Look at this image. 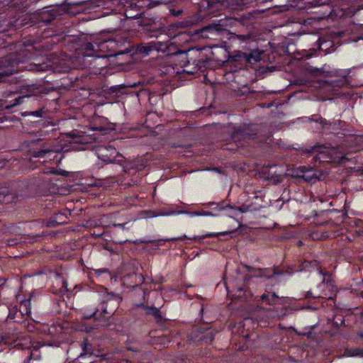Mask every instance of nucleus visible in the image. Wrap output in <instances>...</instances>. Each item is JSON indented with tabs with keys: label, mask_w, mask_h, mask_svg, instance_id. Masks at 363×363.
<instances>
[{
	"label": "nucleus",
	"mask_w": 363,
	"mask_h": 363,
	"mask_svg": "<svg viewBox=\"0 0 363 363\" xmlns=\"http://www.w3.org/2000/svg\"><path fill=\"white\" fill-rule=\"evenodd\" d=\"M98 157L105 162H119L121 155L111 146L101 147L96 151Z\"/></svg>",
	"instance_id": "obj_1"
},
{
	"label": "nucleus",
	"mask_w": 363,
	"mask_h": 363,
	"mask_svg": "<svg viewBox=\"0 0 363 363\" xmlns=\"http://www.w3.org/2000/svg\"><path fill=\"white\" fill-rule=\"evenodd\" d=\"M347 357H363V349L352 348L347 349L345 352Z\"/></svg>",
	"instance_id": "obj_2"
},
{
	"label": "nucleus",
	"mask_w": 363,
	"mask_h": 363,
	"mask_svg": "<svg viewBox=\"0 0 363 363\" xmlns=\"http://www.w3.org/2000/svg\"><path fill=\"white\" fill-rule=\"evenodd\" d=\"M229 232H223V233H208V234H206L202 237H200V238H194L195 240H201V239H203V238H211V237H216V236H218L219 235H225V234H227Z\"/></svg>",
	"instance_id": "obj_3"
},
{
	"label": "nucleus",
	"mask_w": 363,
	"mask_h": 363,
	"mask_svg": "<svg viewBox=\"0 0 363 363\" xmlns=\"http://www.w3.org/2000/svg\"><path fill=\"white\" fill-rule=\"evenodd\" d=\"M26 97V96H19L18 98L15 99L14 102L9 106H6V108H11L13 106H15L16 105L21 104Z\"/></svg>",
	"instance_id": "obj_4"
},
{
	"label": "nucleus",
	"mask_w": 363,
	"mask_h": 363,
	"mask_svg": "<svg viewBox=\"0 0 363 363\" xmlns=\"http://www.w3.org/2000/svg\"><path fill=\"white\" fill-rule=\"evenodd\" d=\"M192 216H213V214L210 212L206 211H202V212H194L191 213Z\"/></svg>",
	"instance_id": "obj_5"
},
{
	"label": "nucleus",
	"mask_w": 363,
	"mask_h": 363,
	"mask_svg": "<svg viewBox=\"0 0 363 363\" xmlns=\"http://www.w3.org/2000/svg\"><path fill=\"white\" fill-rule=\"evenodd\" d=\"M13 72H15V70L14 69H11V70H9L5 73H0V82H4V79H3V78L5 77V76H9L11 74H13Z\"/></svg>",
	"instance_id": "obj_6"
},
{
	"label": "nucleus",
	"mask_w": 363,
	"mask_h": 363,
	"mask_svg": "<svg viewBox=\"0 0 363 363\" xmlns=\"http://www.w3.org/2000/svg\"><path fill=\"white\" fill-rule=\"evenodd\" d=\"M52 152V150H43L36 152L35 153L34 156L36 157H41L43 154H45L47 152Z\"/></svg>",
	"instance_id": "obj_7"
},
{
	"label": "nucleus",
	"mask_w": 363,
	"mask_h": 363,
	"mask_svg": "<svg viewBox=\"0 0 363 363\" xmlns=\"http://www.w3.org/2000/svg\"><path fill=\"white\" fill-rule=\"evenodd\" d=\"M261 297H262V299L263 301H267V303H268L269 304L272 303L270 301H269V300H268V296H267V295L263 294Z\"/></svg>",
	"instance_id": "obj_8"
},
{
	"label": "nucleus",
	"mask_w": 363,
	"mask_h": 363,
	"mask_svg": "<svg viewBox=\"0 0 363 363\" xmlns=\"http://www.w3.org/2000/svg\"><path fill=\"white\" fill-rule=\"evenodd\" d=\"M94 314H95V312L92 313H91V314H90V315H84V318H91Z\"/></svg>",
	"instance_id": "obj_9"
},
{
	"label": "nucleus",
	"mask_w": 363,
	"mask_h": 363,
	"mask_svg": "<svg viewBox=\"0 0 363 363\" xmlns=\"http://www.w3.org/2000/svg\"><path fill=\"white\" fill-rule=\"evenodd\" d=\"M33 115H34V116H38V113H37V112H34V113H33Z\"/></svg>",
	"instance_id": "obj_10"
}]
</instances>
